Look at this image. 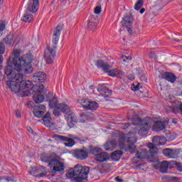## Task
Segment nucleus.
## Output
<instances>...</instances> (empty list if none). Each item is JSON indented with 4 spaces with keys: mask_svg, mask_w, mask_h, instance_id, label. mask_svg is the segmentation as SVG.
<instances>
[{
    "mask_svg": "<svg viewBox=\"0 0 182 182\" xmlns=\"http://www.w3.org/2000/svg\"><path fill=\"white\" fill-rule=\"evenodd\" d=\"M13 55L14 58L9 57L7 60L8 65H14L17 70H22V67L26 68L24 69V73L28 75L33 72V68H32V58L31 55H26L23 57L19 58L21 55V50H13Z\"/></svg>",
    "mask_w": 182,
    "mask_h": 182,
    "instance_id": "1",
    "label": "nucleus"
},
{
    "mask_svg": "<svg viewBox=\"0 0 182 182\" xmlns=\"http://www.w3.org/2000/svg\"><path fill=\"white\" fill-rule=\"evenodd\" d=\"M63 31V24L58 26L53 31V47H47L44 51V58L47 63H53V60L56 56V49L58 48V42H59V38L60 33Z\"/></svg>",
    "mask_w": 182,
    "mask_h": 182,
    "instance_id": "2",
    "label": "nucleus"
},
{
    "mask_svg": "<svg viewBox=\"0 0 182 182\" xmlns=\"http://www.w3.org/2000/svg\"><path fill=\"white\" fill-rule=\"evenodd\" d=\"M132 133L129 134H121L119 136V146L121 150H124V151H129L132 154L136 153V145L134 143L137 141V139L134 136H130Z\"/></svg>",
    "mask_w": 182,
    "mask_h": 182,
    "instance_id": "3",
    "label": "nucleus"
},
{
    "mask_svg": "<svg viewBox=\"0 0 182 182\" xmlns=\"http://www.w3.org/2000/svg\"><path fill=\"white\" fill-rule=\"evenodd\" d=\"M90 173V167L77 164L74 167V170L70 171L67 176L70 178H75V181L76 182H82L83 180H87V176H89Z\"/></svg>",
    "mask_w": 182,
    "mask_h": 182,
    "instance_id": "4",
    "label": "nucleus"
},
{
    "mask_svg": "<svg viewBox=\"0 0 182 182\" xmlns=\"http://www.w3.org/2000/svg\"><path fill=\"white\" fill-rule=\"evenodd\" d=\"M32 87H28L27 91L24 93L23 96L29 97L33 95V99L36 103H42L45 100V97L42 95L43 92V85L38 84L33 85L32 82Z\"/></svg>",
    "mask_w": 182,
    "mask_h": 182,
    "instance_id": "5",
    "label": "nucleus"
},
{
    "mask_svg": "<svg viewBox=\"0 0 182 182\" xmlns=\"http://www.w3.org/2000/svg\"><path fill=\"white\" fill-rule=\"evenodd\" d=\"M6 86L11 92H21V90H27L28 87H33L32 81L23 79L21 81L10 80L6 82Z\"/></svg>",
    "mask_w": 182,
    "mask_h": 182,
    "instance_id": "6",
    "label": "nucleus"
},
{
    "mask_svg": "<svg viewBox=\"0 0 182 182\" xmlns=\"http://www.w3.org/2000/svg\"><path fill=\"white\" fill-rule=\"evenodd\" d=\"M133 122L135 126H141L138 132L139 136H146L149 133L151 124H153V119L149 117H146L144 119L136 117L135 121L133 119Z\"/></svg>",
    "mask_w": 182,
    "mask_h": 182,
    "instance_id": "7",
    "label": "nucleus"
},
{
    "mask_svg": "<svg viewBox=\"0 0 182 182\" xmlns=\"http://www.w3.org/2000/svg\"><path fill=\"white\" fill-rule=\"evenodd\" d=\"M21 70H18L16 67L12 66V64H8L4 68L5 75L7 76L9 80H15V82H21L23 77V74L19 73Z\"/></svg>",
    "mask_w": 182,
    "mask_h": 182,
    "instance_id": "8",
    "label": "nucleus"
},
{
    "mask_svg": "<svg viewBox=\"0 0 182 182\" xmlns=\"http://www.w3.org/2000/svg\"><path fill=\"white\" fill-rule=\"evenodd\" d=\"M50 168H52V173H56L58 174H64L65 173V163L59 161L58 159V156L53 161L50 166Z\"/></svg>",
    "mask_w": 182,
    "mask_h": 182,
    "instance_id": "9",
    "label": "nucleus"
},
{
    "mask_svg": "<svg viewBox=\"0 0 182 182\" xmlns=\"http://www.w3.org/2000/svg\"><path fill=\"white\" fill-rule=\"evenodd\" d=\"M80 104L82 106V107H84L85 110H92L93 112L94 110H97V107H99V104L96 102H90L87 100H81L80 101Z\"/></svg>",
    "mask_w": 182,
    "mask_h": 182,
    "instance_id": "10",
    "label": "nucleus"
},
{
    "mask_svg": "<svg viewBox=\"0 0 182 182\" xmlns=\"http://www.w3.org/2000/svg\"><path fill=\"white\" fill-rule=\"evenodd\" d=\"M152 141H153V144L151 143L148 144V147L149 149H150L149 153H151L152 156H154V154H156V153L159 151V149H157V147H156V146H159L160 136H154L152 139Z\"/></svg>",
    "mask_w": 182,
    "mask_h": 182,
    "instance_id": "11",
    "label": "nucleus"
},
{
    "mask_svg": "<svg viewBox=\"0 0 182 182\" xmlns=\"http://www.w3.org/2000/svg\"><path fill=\"white\" fill-rule=\"evenodd\" d=\"M58 157L56 154L51 153V154H42L41 156V161L44 163H48V167H50L52 163L55 161V159Z\"/></svg>",
    "mask_w": 182,
    "mask_h": 182,
    "instance_id": "12",
    "label": "nucleus"
},
{
    "mask_svg": "<svg viewBox=\"0 0 182 182\" xmlns=\"http://www.w3.org/2000/svg\"><path fill=\"white\" fill-rule=\"evenodd\" d=\"M151 157L150 158V156H149V152H147L146 150L144 149H139V151H137L136 154V159H139V160H141L143 159H149V160H151V161H154V159H156V154H151Z\"/></svg>",
    "mask_w": 182,
    "mask_h": 182,
    "instance_id": "13",
    "label": "nucleus"
},
{
    "mask_svg": "<svg viewBox=\"0 0 182 182\" xmlns=\"http://www.w3.org/2000/svg\"><path fill=\"white\" fill-rule=\"evenodd\" d=\"M54 137L55 140H58L59 141H66V143H65V146H66L67 147H72L75 145V141L68 136L55 134Z\"/></svg>",
    "mask_w": 182,
    "mask_h": 182,
    "instance_id": "14",
    "label": "nucleus"
},
{
    "mask_svg": "<svg viewBox=\"0 0 182 182\" xmlns=\"http://www.w3.org/2000/svg\"><path fill=\"white\" fill-rule=\"evenodd\" d=\"M39 9V0H29L27 4V12L35 14Z\"/></svg>",
    "mask_w": 182,
    "mask_h": 182,
    "instance_id": "15",
    "label": "nucleus"
},
{
    "mask_svg": "<svg viewBox=\"0 0 182 182\" xmlns=\"http://www.w3.org/2000/svg\"><path fill=\"white\" fill-rule=\"evenodd\" d=\"M46 74L42 71L36 73L32 77L33 82H35L36 83H43L46 82Z\"/></svg>",
    "mask_w": 182,
    "mask_h": 182,
    "instance_id": "16",
    "label": "nucleus"
},
{
    "mask_svg": "<svg viewBox=\"0 0 182 182\" xmlns=\"http://www.w3.org/2000/svg\"><path fill=\"white\" fill-rule=\"evenodd\" d=\"M154 167L156 169H159L161 173H166L168 168V162L166 161H163L161 162L156 159V164L154 165Z\"/></svg>",
    "mask_w": 182,
    "mask_h": 182,
    "instance_id": "17",
    "label": "nucleus"
},
{
    "mask_svg": "<svg viewBox=\"0 0 182 182\" xmlns=\"http://www.w3.org/2000/svg\"><path fill=\"white\" fill-rule=\"evenodd\" d=\"M168 118H166L164 122L157 121L155 122L152 127L154 132H161V130H164L166 129V124L168 123Z\"/></svg>",
    "mask_w": 182,
    "mask_h": 182,
    "instance_id": "18",
    "label": "nucleus"
},
{
    "mask_svg": "<svg viewBox=\"0 0 182 182\" xmlns=\"http://www.w3.org/2000/svg\"><path fill=\"white\" fill-rule=\"evenodd\" d=\"M74 156L78 160H86L88 157V153L85 150L77 149L74 151Z\"/></svg>",
    "mask_w": 182,
    "mask_h": 182,
    "instance_id": "19",
    "label": "nucleus"
},
{
    "mask_svg": "<svg viewBox=\"0 0 182 182\" xmlns=\"http://www.w3.org/2000/svg\"><path fill=\"white\" fill-rule=\"evenodd\" d=\"M117 141L116 139H112L109 141H107L104 145V149L107 150V151H113L116 147H117Z\"/></svg>",
    "mask_w": 182,
    "mask_h": 182,
    "instance_id": "20",
    "label": "nucleus"
},
{
    "mask_svg": "<svg viewBox=\"0 0 182 182\" xmlns=\"http://www.w3.org/2000/svg\"><path fill=\"white\" fill-rule=\"evenodd\" d=\"M95 65L98 69H102V70H109V69H112V66L109 65L107 62H105L102 60H98L95 62Z\"/></svg>",
    "mask_w": 182,
    "mask_h": 182,
    "instance_id": "21",
    "label": "nucleus"
},
{
    "mask_svg": "<svg viewBox=\"0 0 182 182\" xmlns=\"http://www.w3.org/2000/svg\"><path fill=\"white\" fill-rule=\"evenodd\" d=\"M109 159H110V155H109L107 152H100L98 154H97V156H95V160L99 161V163H104V161H107Z\"/></svg>",
    "mask_w": 182,
    "mask_h": 182,
    "instance_id": "22",
    "label": "nucleus"
},
{
    "mask_svg": "<svg viewBox=\"0 0 182 182\" xmlns=\"http://www.w3.org/2000/svg\"><path fill=\"white\" fill-rule=\"evenodd\" d=\"M122 25L127 28H132L133 25V16L130 14L125 16L122 20Z\"/></svg>",
    "mask_w": 182,
    "mask_h": 182,
    "instance_id": "23",
    "label": "nucleus"
},
{
    "mask_svg": "<svg viewBox=\"0 0 182 182\" xmlns=\"http://www.w3.org/2000/svg\"><path fill=\"white\" fill-rule=\"evenodd\" d=\"M67 121L69 127H73L77 123V118L74 113L68 114Z\"/></svg>",
    "mask_w": 182,
    "mask_h": 182,
    "instance_id": "24",
    "label": "nucleus"
},
{
    "mask_svg": "<svg viewBox=\"0 0 182 182\" xmlns=\"http://www.w3.org/2000/svg\"><path fill=\"white\" fill-rule=\"evenodd\" d=\"M162 78L165 79V80H167L168 82H171V83H174L177 77L171 73H165L162 75Z\"/></svg>",
    "mask_w": 182,
    "mask_h": 182,
    "instance_id": "25",
    "label": "nucleus"
},
{
    "mask_svg": "<svg viewBox=\"0 0 182 182\" xmlns=\"http://www.w3.org/2000/svg\"><path fill=\"white\" fill-rule=\"evenodd\" d=\"M93 21H95V18L91 17V20L87 21L85 23L86 28L89 31H96L97 28V22Z\"/></svg>",
    "mask_w": 182,
    "mask_h": 182,
    "instance_id": "26",
    "label": "nucleus"
},
{
    "mask_svg": "<svg viewBox=\"0 0 182 182\" xmlns=\"http://www.w3.org/2000/svg\"><path fill=\"white\" fill-rule=\"evenodd\" d=\"M87 151L90 154H92L96 157L98 154L101 153L102 148L99 146H90L89 148L87 149Z\"/></svg>",
    "mask_w": 182,
    "mask_h": 182,
    "instance_id": "27",
    "label": "nucleus"
},
{
    "mask_svg": "<svg viewBox=\"0 0 182 182\" xmlns=\"http://www.w3.org/2000/svg\"><path fill=\"white\" fill-rule=\"evenodd\" d=\"M123 156V152L122 150H116L115 151L111 154V159L114 161H119L120 160V157Z\"/></svg>",
    "mask_w": 182,
    "mask_h": 182,
    "instance_id": "28",
    "label": "nucleus"
},
{
    "mask_svg": "<svg viewBox=\"0 0 182 182\" xmlns=\"http://www.w3.org/2000/svg\"><path fill=\"white\" fill-rule=\"evenodd\" d=\"M43 122L46 127H49L52 123V118L50 117V112H48L43 118Z\"/></svg>",
    "mask_w": 182,
    "mask_h": 182,
    "instance_id": "29",
    "label": "nucleus"
},
{
    "mask_svg": "<svg viewBox=\"0 0 182 182\" xmlns=\"http://www.w3.org/2000/svg\"><path fill=\"white\" fill-rule=\"evenodd\" d=\"M21 21L28 23L32 22V21H33V16H32V14H29V13H28V11H26V13L21 17Z\"/></svg>",
    "mask_w": 182,
    "mask_h": 182,
    "instance_id": "30",
    "label": "nucleus"
},
{
    "mask_svg": "<svg viewBox=\"0 0 182 182\" xmlns=\"http://www.w3.org/2000/svg\"><path fill=\"white\" fill-rule=\"evenodd\" d=\"M58 109H60V111L65 114H69V113H70V107L66 104H60L58 106Z\"/></svg>",
    "mask_w": 182,
    "mask_h": 182,
    "instance_id": "31",
    "label": "nucleus"
},
{
    "mask_svg": "<svg viewBox=\"0 0 182 182\" xmlns=\"http://www.w3.org/2000/svg\"><path fill=\"white\" fill-rule=\"evenodd\" d=\"M60 105H59V101H58V97H54L53 99L49 100V107L51 109L55 107H58Z\"/></svg>",
    "mask_w": 182,
    "mask_h": 182,
    "instance_id": "32",
    "label": "nucleus"
},
{
    "mask_svg": "<svg viewBox=\"0 0 182 182\" xmlns=\"http://www.w3.org/2000/svg\"><path fill=\"white\" fill-rule=\"evenodd\" d=\"M38 171H39V170L36 169V168H33L30 173L32 176H34V177H45V176H46V173L38 174Z\"/></svg>",
    "mask_w": 182,
    "mask_h": 182,
    "instance_id": "33",
    "label": "nucleus"
},
{
    "mask_svg": "<svg viewBox=\"0 0 182 182\" xmlns=\"http://www.w3.org/2000/svg\"><path fill=\"white\" fill-rule=\"evenodd\" d=\"M136 2L134 8L136 11H140L141 8L144 4V0H136Z\"/></svg>",
    "mask_w": 182,
    "mask_h": 182,
    "instance_id": "34",
    "label": "nucleus"
},
{
    "mask_svg": "<svg viewBox=\"0 0 182 182\" xmlns=\"http://www.w3.org/2000/svg\"><path fill=\"white\" fill-rule=\"evenodd\" d=\"M33 113L36 117H38V119H41V117H43V115L45 114L44 111H41L38 109H34L33 111Z\"/></svg>",
    "mask_w": 182,
    "mask_h": 182,
    "instance_id": "35",
    "label": "nucleus"
},
{
    "mask_svg": "<svg viewBox=\"0 0 182 182\" xmlns=\"http://www.w3.org/2000/svg\"><path fill=\"white\" fill-rule=\"evenodd\" d=\"M97 92H100L101 93H107V92H109V89L105 85H98Z\"/></svg>",
    "mask_w": 182,
    "mask_h": 182,
    "instance_id": "36",
    "label": "nucleus"
},
{
    "mask_svg": "<svg viewBox=\"0 0 182 182\" xmlns=\"http://www.w3.org/2000/svg\"><path fill=\"white\" fill-rule=\"evenodd\" d=\"M5 21H0V38L2 36V34L4 33V31L5 30Z\"/></svg>",
    "mask_w": 182,
    "mask_h": 182,
    "instance_id": "37",
    "label": "nucleus"
},
{
    "mask_svg": "<svg viewBox=\"0 0 182 182\" xmlns=\"http://www.w3.org/2000/svg\"><path fill=\"white\" fill-rule=\"evenodd\" d=\"M178 152L176 149H171V154L169 155V159H176L177 157Z\"/></svg>",
    "mask_w": 182,
    "mask_h": 182,
    "instance_id": "38",
    "label": "nucleus"
},
{
    "mask_svg": "<svg viewBox=\"0 0 182 182\" xmlns=\"http://www.w3.org/2000/svg\"><path fill=\"white\" fill-rule=\"evenodd\" d=\"M124 75V73L122 70H118L117 69H116V72H115V77H123V76Z\"/></svg>",
    "mask_w": 182,
    "mask_h": 182,
    "instance_id": "39",
    "label": "nucleus"
},
{
    "mask_svg": "<svg viewBox=\"0 0 182 182\" xmlns=\"http://www.w3.org/2000/svg\"><path fill=\"white\" fill-rule=\"evenodd\" d=\"M171 153V149H165L163 150V154L166 157H170V154Z\"/></svg>",
    "mask_w": 182,
    "mask_h": 182,
    "instance_id": "40",
    "label": "nucleus"
},
{
    "mask_svg": "<svg viewBox=\"0 0 182 182\" xmlns=\"http://www.w3.org/2000/svg\"><path fill=\"white\" fill-rule=\"evenodd\" d=\"M60 109L58 107H54V110L53 112L54 116H60Z\"/></svg>",
    "mask_w": 182,
    "mask_h": 182,
    "instance_id": "41",
    "label": "nucleus"
},
{
    "mask_svg": "<svg viewBox=\"0 0 182 182\" xmlns=\"http://www.w3.org/2000/svg\"><path fill=\"white\" fill-rule=\"evenodd\" d=\"M166 137L159 136V146H164V144H166Z\"/></svg>",
    "mask_w": 182,
    "mask_h": 182,
    "instance_id": "42",
    "label": "nucleus"
},
{
    "mask_svg": "<svg viewBox=\"0 0 182 182\" xmlns=\"http://www.w3.org/2000/svg\"><path fill=\"white\" fill-rule=\"evenodd\" d=\"M5 53V44L4 43H0V55H4Z\"/></svg>",
    "mask_w": 182,
    "mask_h": 182,
    "instance_id": "43",
    "label": "nucleus"
},
{
    "mask_svg": "<svg viewBox=\"0 0 182 182\" xmlns=\"http://www.w3.org/2000/svg\"><path fill=\"white\" fill-rule=\"evenodd\" d=\"M139 79L142 82H147V75H146L145 74H143V73H139Z\"/></svg>",
    "mask_w": 182,
    "mask_h": 182,
    "instance_id": "44",
    "label": "nucleus"
},
{
    "mask_svg": "<svg viewBox=\"0 0 182 182\" xmlns=\"http://www.w3.org/2000/svg\"><path fill=\"white\" fill-rule=\"evenodd\" d=\"M94 12L96 14V15H99L102 12V7L96 6L95 8Z\"/></svg>",
    "mask_w": 182,
    "mask_h": 182,
    "instance_id": "45",
    "label": "nucleus"
},
{
    "mask_svg": "<svg viewBox=\"0 0 182 182\" xmlns=\"http://www.w3.org/2000/svg\"><path fill=\"white\" fill-rule=\"evenodd\" d=\"M122 60H123V62H127V63H129V62H130V60H132V57H130V56L127 57L126 55H123Z\"/></svg>",
    "mask_w": 182,
    "mask_h": 182,
    "instance_id": "46",
    "label": "nucleus"
},
{
    "mask_svg": "<svg viewBox=\"0 0 182 182\" xmlns=\"http://www.w3.org/2000/svg\"><path fill=\"white\" fill-rule=\"evenodd\" d=\"M37 110H41V112H46V107L43 105H40L38 106V109Z\"/></svg>",
    "mask_w": 182,
    "mask_h": 182,
    "instance_id": "47",
    "label": "nucleus"
},
{
    "mask_svg": "<svg viewBox=\"0 0 182 182\" xmlns=\"http://www.w3.org/2000/svg\"><path fill=\"white\" fill-rule=\"evenodd\" d=\"M109 76H112L113 77H116V69L111 70L108 72Z\"/></svg>",
    "mask_w": 182,
    "mask_h": 182,
    "instance_id": "48",
    "label": "nucleus"
},
{
    "mask_svg": "<svg viewBox=\"0 0 182 182\" xmlns=\"http://www.w3.org/2000/svg\"><path fill=\"white\" fill-rule=\"evenodd\" d=\"M132 90H134V92H136V90H139L140 89V84H138L136 85H134V84H133L132 85Z\"/></svg>",
    "mask_w": 182,
    "mask_h": 182,
    "instance_id": "49",
    "label": "nucleus"
},
{
    "mask_svg": "<svg viewBox=\"0 0 182 182\" xmlns=\"http://www.w3.org/2000/svg\"><path fill=\"white\" fill-rule=\"evenodd\" d=\"M128 79H129V80H134V75L133 74H129V75H128Z\"/></svg>",
    "mask_w": 182,
    "mask_h": 182,
    "instance_id": "50",
    "label": "nucleus"
},
{
    "mask_svg": "<svg viewBox=\"0 0 182 182\" xmlns=\"http://www.w3.org/2000/svg\"><path fill=\"white\" fill-rule=\"evenodd\" d=\"M16 117H18V119H21V112H19V111H16Z\"/></svg>",
    "mask_w": 182,
    "mask_h": 182,
    "instance_id": "51",
    "label": "nucleus"
},
{
    "mask_svg": "<svg viewBox=\"0 0 182 182\" xmlns=\"http://www.w3.org/2000/svg\"><path fill=\"white\" fill-rule=\"evenodd\" d=\"M130 126V124L127 123L124 124V126L122 127V129H128Z\"/></svg>",
    "mask_w": 182,
    "mask_h": 182,
    "instance_id": "52",
    "label": "nucleus"
},
{
    "mask_svg": "<svg viewBox=\"0 0 182 182\" xmlns=\"http://www.w3.org/2000/svg\"><path fill=\"white\" fill-rule=\"evenodd\" d=\"M0 182H9L8 178H0Z\"/></svg>",
    "mask_w": 182,
    "mask_h": 182,
    "instance_id": "53",
    "label": "nucleus"
},
{
    "mask_svg": "<svg viewBox=\"0 0 182 182\" xmlns=\"http://www.w3.org/2000/svg\"><path fill=\"white\" fill-rule=\"evenodd\" d=\"M176 167H178L179 168V171L180 169L181 168L182 166H181V164L178 163V162H176Z\"/></svg>",
    "mask_w": 182,
    "mask_h": 182,
    "instance_id": "54",
    "label": "nucleus"
},
{
    "mask_svg": "<svg viewBox=\"0 0 182 182\" xmlns=\"http://www.w3.org/2000/svg\"><path fill=\"white\" fill-rule=\"evenodd\" d=\"M115 181H117V182H122L123 181V180L120 179V177H119V176H117L115 178Z\"/></svg>",
    "mask_w": 182,
    "mask_h": 182,
    "instance_id": "55",
    "label": "nucleus"
},
{
    "mask_svg": "<svg viewBox=\"0 0 182 182\" xmlns=\"http://www.w3.org/2000/svg\"><path fill=\"white\" fill-rule=\"evenodd\" d=\"M171 122L173 123V124H177V123H178L177 119H176V118L172 119Z\"/></svg>",
    "mask_w": 182,
    "mask_h": 182,
    "instance_id": "56",
    "label": "nucleus"
},
{
    "mask_svg": "<svg viewBox=\"0 0 182 182\" xmlns=\"http://www.w3.org/2000/svg\"><path fill=\"white\" fill-rule=\"evenodd\" d=\"M145 11H146V9H145L144 8H142V9L140 10L139 13H140V14H144Z\"/></svg>",
    "mask_w": 182,
    "mask_h": 182,
    "instance_id": "57",
    "label": "nucleus"
},
{
    "mask_svg": "<svg viewBox=\"0 0 182 182\" xmlns=\"http://www.w3.org/2000/svg\"><path fill=\"white\" fill-rule=\"evenodd\" d=\"M4 57L1 55H0V65H1V63H2V62H3V60H4V58H3Z\"/></svg>",
    "mask_w": 182,
    "mask_h": 182,
    "instance_id": "58",
    "label": "nucleus"
},
{
    "mask_svg": "<svg viewBox=\"0 0 182 182\" xmlns=\"http://www.w3.org/2000/svg\"><path fill=\"white\" fill-rule=\"evenodd\" d=\"M4 79V75H2V72L0 71V80H2Z\"/></svg>",
    "mask_w": 182,
    "mask_h": 182,
    "instance_id": "59",
    "label": "nucleus"
},
{
    "mask_svg": "<svg viewBox=\"0 0 182 182\" xmlns=\"http://www.w3.org/2000/svg\"><path fill=\"white\" fill-rule=\"evenodd\" d=\"M28 132H30L31 133H32L33 131L32 130V128H31V127H28Z\"/></svg>",
    "mask_w": 182,
    "mask_h": 182,
    "instance_id": "60",
    "label": "nucleus"
},
{
    "mask_svg": "<svg viewBox=\"0 0 182 182\" xmlns=\"http://www.w3.org/2000/svg\"><path fill=\"white\" fill-rule=\"evenodd\" d=\"M128 32H129V33H132V30L130 29V27L128 28Z\"/></svg>",
    "mask_w": 182,
    "mask_h": 182,
    "instance_id": "61",
    "label": "nucleus"
},
{
    "mask_svg": "<svg viewBox=\"0 0 182 182\" xmlns=\"http://www.w3.org/2000/svg\"><path fill=\"white\" fill-rule=\"evenodd\" d=\"M0 5H2V0H0Z\"/></svg>",
    "mask_w": 182,
    "mask_h": 182,
    "instance_id": "62",
    "label": "nucleus"
},
{
    "mask_svg": "<svg viewBox=\"0 0 182 182\" xmlns=\"http://www.w3.org/2000/svg\"><path fill=\"white\" fill-rule=\"evenodd\" d=\"M58 1H60V2H63L64 0H58Z\"/></svg>",
    "mask_w": 182,
    "mask_h": 182,
    "instance_id": "63",
    "label": "nucleus"
}]
</instances>
